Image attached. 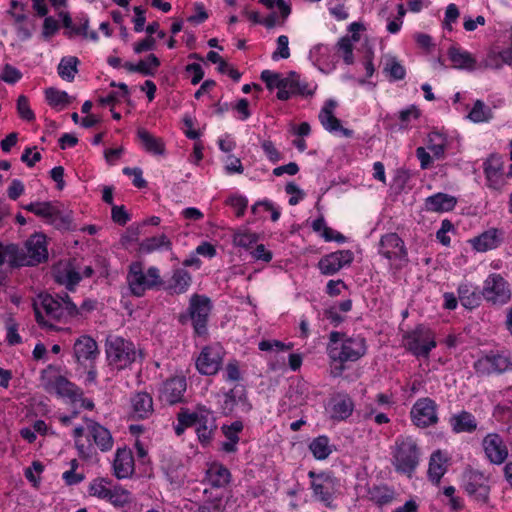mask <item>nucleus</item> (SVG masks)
I'll return each mask as SVG.
<instances>
[{"mask_svg": "<svg viewBox=\"0 0 512 512\" xmlns=\"http://www.w3.org/2000/svg\"><path fill=\"white\" fill-rule=\"evenodd\" d=\"M366 352V339L361 335L347 336L346 333L339 331H332L329 334L327 354L332 362H356Z\"/></svg>", "mask_w": 512, "mask_h": 512, "instance_id": "f257e3e1", "label": "nucleus"}, {"mask_svg": "<svg viewBox=\"0 0 512 512\" xmlns=\"http://www.w3.org/2000/svg\"><path fill=\"white\" fill-rule=\"evenodd\" d=\"M421 450L412 436H398L391 446V464L399 474L411 477L416 471Z\"/></svg>", "mask_w": 512, "mask_h": 512, "instance_id": "f03ea898", "label": "nucleus"}, {"mask_svg": "<svg viewBox=\"0 0 512 512\" xmlns=\"http://www.w3.org/2000/svg\"><path fill=\"white\" fill-rule=\"evenodd\" d=\"M105 352L109 365L118 370L128 368L138 359H143V353L135 344L121 336L108 335L105 340Z\"/></svg>", "mask_w": 512, "mask_h": 512, "instance_id": "7ed1b4c3", "label": "nucleus"}, {"mask_svg": "<svg viewBox=\"0 0 512 512\" xmlns=\"http://www.w3.org/2000/svg\"><path fill=\"white\" fill-rule=\"evenodd\" d=\"M130 292L133 296L142 297L147 290L158 289L164 285L157 267L151 266L144 272L143 263L132 262L126 277Z\"/></svg>", "mask_w": 512, "mask_h": 512, "instance_id": "20e7f679", "label": "nucleus"}, {"mask_svg": "<svg viewBox=\"0 0 512 512\" xmlns=\"http://www.w3.org/2000/svg\"><path fill=\"white\" fill-rule=\"evenodd\" d=\"M40 382L42 388L47 393H55L59 397H66L75 400L81 395L79 388L60 374V367L48 365L40 373Z\"/></svg>", "mask_w": 512, "mask_h": 512, "instance_id": "39448f33", "label": "nucleus"}, {"mask_svg": "<svg viewBox=\"0 0 512 512\" xmlns=\"http://www.w3.org/2000/svg\"><path fill=\"white\" fill-rule=\"evenodd\" d=\"M212 310L210 298L205 295L194 294L189 300L188 314H181L179 321L185 324L188 319L191 320L194 333L197 336H206L208 334V318Z\"/></svg>", "mask_w": 512, "mask_h": 512, "instance_id": "423d86ee", "label": "nucleus"}, {"mask_svg": "<svg viewBox=\"0 0 512 512\" xmlns=\"http://www.w3.org/2000/svg\"><path fill=\"white\" fill-rule=\"evenodd\" d=\"M403 345L417 358H428L437 345L434 332L425 324H418L403 335Z\"/></svg>", "mask_w": 512, "mask_h": 512, "instance_id": "0eeeda50", "label": "nucleus"}, {"mask_svg": "<svg viewBox=\"0 0 512 512\" xmlns=\"http://www.w3.org/2000/svg\"><path fill=\"white\" fill-rule=\"evenodd\" d=\"M308 477L311 480L310 489L313 497L325 507L332 508L339 480L330 471H309Z\"/></svg>", "mask_w": 512, "mask_h": 512, "instance_id": "6e6552de", "label": "nucleus"}, {"mask_svg": "<svg viewBox=\"0 0 512 512\" xmlns=\"http://www.w3.org/2000/svg\"><path fill=\"white\" fill-rule=\"evenodd\" d=\"M40 305L45 311L46 316L55 321H62L68 317L78 315V307L74 304L67 293L56 296L50 294H40Z\"/></svg>", "mask_w": 512, "mask_h": 512, "instance_id": "1a4fd4ad", "label": "nucleus"}, {"mask_svg": "<svg viewBox=\"0 0 512 512\" xmlns=\"http://www.w3.org/2000/svg\"><path fill=\"white\" fill-rule=\"evenodd\" d=\"M473 368L478 376L503 374L512 370L511 355L505 350H491L477 359Z\"/></svg>", "mask_w": 512, "mask_h": 512, "instance_id": "9d476101", "label": "nucleus"}, {"mask_svg": "<svg viewBox=\"0 0 512 512\" xmlns=\"http://www.w3.org/2000/svg\"><path fill=\"white\" fill-rule=\"evenodd\" d=\"M379 254L388 259L396 269L403 268L409 261L404 241L397 233H388L381 237Z\"/></svg>", "mask_w": 512, "mask_h": 512, "instance_id": "9b49d317", "label": "nucleus"}, {"mask_svg": "<svg viewBox=\"0 0 512 512\" xmlns=\"http://www.w3.org/2000/svg\"><path fill=\"white\" fill-rule=\"evenodd\" d=\"M48 260L46 237L43 234H34L20 247L21 267L36 266Z\"/></svg>", "mask_w": 512, "mask_h": 512, "instance_id": "f8f14e48", "label": "nucleus"}, {"mask_svg": "<svg viewBox=\"0 0 512 512\" xmlns=\"http://www.w3.org/2000/svg\"><path fill=\"white\" fill-rule=\"evenodd\" d=\"M482 296L493 305L506 304L511 298L509 284L500 274L492 273L484 281Z\"/></svg>", "mask_w": 512, "mask_h": 512, "instance_id": "ddd939ff", "label": "nucleus"}, {"mask_svg": "<svg viewBox=\"0 0 512 512\" xmlns=\"http://www.w3.org/2000/svg\"><path fill=\"white\" fill-rule=\"evenodd\" d=\"M463 487L465 492L477 503L487 504L490 486L488 477L478 470H470L464 475Z\"/></svg>", "mask_w": 512, "mask_h": 512, "instance_id": "4468645a", "label": "nucleus"}, {"mask_svg": "<svg viewBox=\"0 0 512 512\" xmlns=\"http://www.w3.org/2000/svg\"><path fill=\"white\" fill-rule=\"evenodd\" d=\"M437 404L429 398H419L411 408L410 415L414 425L427 428L438 422Z\"/></svg>", "mask_w": 512, "mask_h": 512, "instance_id": "2eb2a0df", "label": "nucleus"}, {"mask_svg": "<svg viewBox=\"0 0 512 512\" xmlns=\"http://www.w3.org/2000/svg\"><path fill=\"white\" fill-rule=\"evenodd\" d=\"M354 259L350 250H338L323 256L318 262V268L323 275H334L344 266L350 265Z\"/></svg>", "mask_w": 512, "mask_h": 512, "instance_id": "dca6fc26", "label": "nucleus"}, {"mask_svg": "<svg viewBox=\"0 0 512 512\" xmlns=\"http://www.w3.org/2000/svg\"><path fill=\"white\" fill-rule=\"evenodd\" d=\"M482 447L492 464L500 465L508 457V448L498 433L487 434L482 441Z\"/></svg>", "mask_w": 512, "mask_h": 512, "instance_id": "f3484780", "label": "nucleus"}, {"mask_svg": "<svg viewBox=\"0 0 512 512\" xmlns=\"http://www.w3.org/2000/svg\"><path fill=\"white\" fill-rule=\"evenodd\" d=\"M487 186L500 191L504 186L503 160L498 154H491L483 163Z\"/></svg>", "mask_w": 512, "mask_h": 512, "instance_id": "a211bd4d", "label": "nucleus"}, {"mask_svg": "<svg viewBox=\"0 0 512 512\" xmlns=\"http://www.w3.org/2000/svg\"><path fill=\"white\" fill-rule=\"evenodd\" d=\"M186 389L187 382L184 376L172 377L163 383L160 390V399L169 405L184 402Z\"/></svg>", "mask_w": 512, "mask_h": 512, "instance_id": "6ab92c4d", "label": "nucleus"}, {"mask_svg": "<svg viewBox=\"0 0 512 512\" xmlns=\"http://www.w3.org/2000/svg\"><path fill=\"white\" fill-rule=\"evenodd\" d=\"M221 351L214 347H204L196 360V368L203 375H215L222 366Z\"/></svg>", "mask_w": 512, "mask_h": 512, "instance_id": "aec40b11", "label": "nucleus"}, {"mask_svg": "<svg viewBox=\"0 0 512 512\" xmlns=\"http://www.w3.org/2000/svg\"><path fill=\"white\" fill-rule=\"evenodd\" d=\"M259 3L264 5L268 9H273L275 6L279 10V14L276 12L270 13L267 17L262 19V25L267 29H272L275 26H283L291 14V5L284 0H258Z\"/></svg>", "mask_w": 512, "mask_h": 512, "instance_id": "412c9836", "label": "nucleus"}, {"mask_svg": "<svg viewBox=\"0 0 512 512\" xmlns=\"http://www.w3.org/2000/svg\"><path fill=\"white\" fill-rule=\"evenodd\" d=\"M199 420L196 424L198 440L202 445H208L217 429L216 418L213 412L205 406H199Z\"/></svg>", "mask_w": 512, "mask_h": 512, "instance_id": "4be33fe9", "label": "nucleus"}, {"mask_svg": "<svg viewBox=\"0 0 512 512\" xmlns=\"http://www.w3.org/2000/svg\"><path fill=\"white\" fill-rule=\"evenodd\" d=\"M354 407V402L347 393H338L330 399V417L335 421H344L352 415Z\"/></svg>", "mask_w": 512, "mask_h": 512, "instance_id": "5701e85b", "label": "nucleus"}, {"mask_svg": "<svg viewBox=\"0 0 512 512\" xmlns=\"http://www.w3.org/2000/svg\"><path fill=\"white\" fill-rule=\"evenodd\" d=\"M114 475L118 479L129 478L135 471L132 451L126 447L118 448L113 461Z\"/></svg>", "mask_w": 512, "mask_h": 512, "instance_id": "b1692460", "label": "nucleus"}, {"mask_svg": "<svg viewBox=\"0 0 512 512\" xmlns=\"http://www.w3.org/2000/svg\"><path fill=\"white\" fill-rule=\"evenodd\" d=\"M503 231L491 228L470 240L472 247L478 252H486L497 248L503 241Z\"/></svg>", "mask_w": 512, "mask_h": 512, "instance_id": "393cba45", "label": "nucleus"}, {"mask_svg": "<svg viewBox=\"0 0 512 512\" xmlns=\"http://www.w3.org/2000/svg\"><path fill=\"white\" fill-rule=\"evenodd\" d=\"M87 430L94 443L102 452H107L113 447V438L110 431L98 422L85 418Z\"/></svg>", "mask_w": 512, "mask_h": 512, "instance_id": "a878e982", "label": "nucleus"}, {"mask_svg": "<svg viewBox=\"0 0 512 512\" xmlns=\"http://www.w3.org/2000/svg\"><path fill=\"white\" fill-rule=\"evenodd\" d=\"M73 351L78 363L86 360L93 361L99 354L96 341L88 335H82L75 341Z\"/></svg>", "mask_w": 512, "mask_h": 512, "instance_id": "bb28decb", "label": "nucleus"}, {"mask_svg": "<svg viewBox=\"0 0 512 512\" xmlns=\"http://www.w3.org/2000/svg\"><path fill=\"white\" fill-rule=\"evenodd\" d=\"M260 79L266 84L268 90L278 89L276 94L278 100L287 101L290 99V95L287 93V76L283 77L281 73L263 70Z\"/></svg>", "mask_w": 512, "mask_h": 512, "instance_id": "cd10ccee", "label": "nucleus"}, {"mask_svg": "<svg viewBox=\"0 0 512 512\" xmlns=\"http://www.w3.org/2000/svg\"><path fill=\"white\" fill-rule=\"evenodd\" d=\"M191 282V274L183 268H178L173 271L171 278L164 282L162 287L170 294H183L188 290Z\"/></svg>", "mask_w": 512, "mask_h": 512, "instance_id": "c85d7f7f", "label": "nucleus"}, {"mask_svg": "<svg viewBox=\"0 0 512 512\" xmlns=\"http://www.w3.org/2000/svg\"><path fill=\"white\" fill-rule=\"evenodd\" d=\"M137 137L147 153L157 156L165 154V143L162 138L154 136L144 128L137 130Z\"/></svg>", "mask_w": 512, "mask_h": 512, "instance_id": "c756f323", "label": "nucleus"}, {"mask_svg": "<svg viewBox=\"0 0 512 512\" xmlns=\"http://www.w3.org/2000/svg\"><path fill=\"white\" fill-rule=\"evenodd\" d=\"M449 423L454 433H473L477 429L476 418L466 410L452 415Z\"/></svg>", "mask_w": 512, "mask_h": 512, "instance_id": "7c9ffc66", "label": "nucleus"}, {"mask_svg": "<svg viewBox=\"0 0 512 512\" xmlns=\"http://www.w3.org/2000/svg\"><path fill=\"white\" fill-rule=\"evenodd\" d=\"M60 16H62L63 26L69 31L66 33L68 37H72L75 35H81L86 37L88 35V27H89V18L86 14H80L75 17V24L69 15V13L61 12Z\"/></svg>", "mask_w": 512, "mask_h": 512, "instance_id": "2f4dec72", "label": "nucleus"}, {"mask_svg": "<svg viewBox=\"0 0 512 512\" xmlns=\"http://www.w3.org/2000/svg\"><path fill=\"white\" fill-rule=\"evenodd\" d=\"M207 481L213 488H224L231 481L230 471L220 463H212L206 472Z\"/></svg>", "mask_w": 512, "mask_h": 512, "instance_id": "473e14b6", "label": "nucleus"}, {"mask_svg": "<svg viewBox=\"0 0 512 512\" xmlns=\"http://www.w3.org/2000/svg\"><path fill=\"white\" fill-rule=\"evenodd\" d=\"M447 461V457L440 450L431 454L428 467V477L432 483L436 485L440 483L441 478L447 471Z\"/></svg>", "mask_w": 512, "mask_h": 512, "instance_id": "72a5a7b5", "label": "nucleus"}, {"mask_svg": "<svg viewBox=\"0 0 512 512\" xmlns=\"http://www.w3.org/2000/svg\"><path fill=\"white\" fill-rule=\"evenodd\" d=\"M287 84V93L290 95V98L295 95L303 97L312 96L316 89V86L311 88L295 71H290L287 74Z\"/></svg>", "mask_w": 512, "mask_h": 512, "instance_id": "f704fd0d", "label": "nucleus"}, {"mask_svg": "<svg viewBox=\"0 0 512 512\" xmlns=\"http://www.w3.org/2000/svg\"><path fill=\"white\" fill-rule=\"evenodd\" d=\"M457 204V199L454 196L437 193L428 197L425 201V206L428 211L433 212H448L454 209Z\"/></svg>", "mask_w": 512, "mask_h": 512, "instance_id": "c9c22d12", "label": "nucleus"}, {"mask_svg": "<svg viewBox=\"0 0 512 512\" xmlns=\"http://www.w3.org/2000/svg\"><path fill=\"white\" fill-rule=\"evenodd\" d=\"M5 263L8 264L10 270L21 268L20 246L10 243L4 244L0 242V267Z\"/></svg>", "mask_w": 512, "mask_h": 512, "instance_id": "e433bc0d", "label": "nucleus"}, {"mask_svg": "<svg viewBox=\"0 0 512 512\" xmlns=\"http://www.w3.org/2000/svg\"><path fill=\"white\" fill-rule=\"evenodd\" d=\"M133 412L139 419L148 418L153 412V400L146 392L136 393L131 398Z\"/></svg>", "mask_w": 512, "mask_h": 512, "instance_id": "4c0bfd02", "label": "nucleus"}, {"mask_svg": "<svg viewBox=\"0 0 512 512\" xmlns=\"http://www.w3.org/2000/svg\"><path fill=\"white\" fill-rule=\"evenodd\" d=\"M457 292L460 303L469 310L478 307L483 297L482 291L480 292L468 284L459 285Z\"/></svg>", "mask_w": 512, "mask_h": 512, "instance_id": "58836bf2", "label": "nucleus"}, {"mask_svg": "<svg viewBox=\"0 0 512 512\" xmlns=\"http://www.w3.org/2000/svg\"><path fill=\"white\" fill-rule=\"evenodd\" d=\"M54 279L58 284L64 285L69 291H74L75 287L82 280V276L72 265H67L54 274Z\"/></svg>", "mask_w": 512, "mask_h": 512, "instance_id": "ea45409f", "label": "nucleus"}, {"mask_svg": "<svg viewBox=\"0 0 512 512\" xmlns=\"http://www.w3.org/2000/svg\"><path fill=\"white\" fill-rule=\"evenodd\" d=\"M336 107V102L332 99L326 101L324 107L321 109L319 114V120L322 126L329 132H336L341 128V122L333 114V110Z\"/></svg>", "mask_w": 512, "mask_h": 512, "instance_id": "a19ab883", "label": "nucleus"}, {"mask_svg": "<svg viewBox=\"0 0 512 512\" xmlns=\"http://www.w3.org/2000/svg\"><path fill=\"white\" fill-rule=\"evenodd\" d=\"M448 56L456 69H473L476 64V60L469 52L454 46L449 48Z\"/></svg>", "mask_w": 512, "mask_h": 512, "instance_id": "79ce46f5", "label": "nucleus"}, {"mask_svg": "<svg viewBox=\"0 0 512 512\" xmlns=\"http://www.w3.org/2000/svg\"><path fill=\"white\" fill-rule=\"evenodd\" d=\"M368 498L375 504L383 506L394 499L395 492L387 485H374L368 489Z\"/></svg>", "mask_w": 512, "mask_h": 512, "instance_id": "37998d69", "label": "nucleus"}, {"mask_svg": "<svg viewBox=\"0 0 512 512\" xmlns=\"http://www.w3.org/2000/svg\"><path fill=\"white\" fill-rule=\"evenodd\" d=\"M309 450L317 460H325L333 452L330 440L326 435L314 438L309 444Z\"/></svg>", "mask_w": 512, "mask_h": 512, "instance_id": "c03bdc74", "label": "nucleus"}, {"mask_svg": "<svg viewBox=\"0 0 512 512\" xmlns=\"http://www.w3.org/2000/svg\"><path fill=\"white\" fill-rule=\"evenodd\" d=\"M162 248L165 250L172 249V243L165 234L146 238L139 245V251L146 254L152 253L153 251L160 250Z\"/></svg>", "mask_w": 512, "mask_h": 512, "instance_id": "a18cd8bd", "label": "nucleus"}, {"mask_svg": "<svg viewBox=\"0 0 512 512\" xmlns=\"http://www.w3.org/2000/svg\"><path fill=\"white\" fill-rule=\"evenodd\" d=\"M106 501L117 509H123L132 502L131 492L119 485H113Z\"/></svg>", "mask_w": 512, "mask_h": 512, "instance_id": "49530a36", "label": "nucleus"}, {"mask_svg": "<svg viewBox=\"0 0 512 512\" xmlns=\"http://www.w3.org/2000/svg\"><path fill=\"white\" fill-rule=\"evenodd\" d=\"M56 207L52 202H31L24 206L28 212L44 219L47 223L50 222L51 217L56 215Z\"/></svg>", "mask_w": 512, "mask_h": 512, "instance_id": "de8ad7c7", "label": "nucleus"}, {"mask_svg": "<svg viewBox=\"0 0 512 512\" xmlns=\"http://www.w3.org/2000/svg\"><path fill=\"white\" fill-rule=\"evenodd\" d=\"M383 73L389 77L390 81H400L406 76L405 67L394 56H388L385 60Z\"/></svg>", "mask_w": 512, "mask_h": 512, "instance_id": "09e8293b", "label": "nucleus"}, {"mask_svg": "<svg viewBox=\"0 0 512 512\" xmlns=\"http://www.w3.org/2000/svg\"><path fill=\"white\" fill-rule=\"evenodd\" d=\"M503 64L512 66V47L504 49L499 53L491 52L488 54L486 66L499 69Z\"/></svg>", "mask_w": 512, "mask_h": 512, "instance_id": "8fccbe9b", "label": "nucleus"}, {"mask_svg": "<svg viewBox=\"0 0 512 512\" xmlns=\"http://www.w3.org/2000/svg\"><path fill=\"white\" fill-rule=\"evenodd\" d=\"M79 60L77 57H64L58 65V74L67 81H72L78 72L77 65Z\"/></svg>", "mask_w": 512, "mask_h": 512, "instance_id": "3c124183", "label": "nucleus"}, {"mask_svg": "<svg viewBox=\"0 0 512 512\" xmlns=\"http://www.w3.org/2000/svg\"><path fill=\"white\" fill-rule=\"evenodd\" d=\"M112 487L110 480L106 478H96L90 483L88 492L91 496L106 500Z\"/></svg>", "mask_w": 512, "mask_h": 512, "instance_id": "603ef678", "label": "nucleus"}, {"mask_svg": "<svg viewBox=\"0 0 512 512\" xmlns=\"http://www.w3.org/2000/svg\"><path fill=\"white\" fill-rule=\"evenodd\" d=\"M45 98L48 104L52 107L69 105L72 98L65 91H60L56 88L50 87L45 90Z\"/></svg>", "mask_w": 512, "mask_h": 512, "instance_id": "864d4df0", "label": "nucleus"}, {"mask_svg": "<svg viewBox=\"0 0 512 512\" xmlns=\"http://www.w3.org/2000/svg\"><path fill=\"white\" fill-rule=\"evenodd\" d=\"M468 118L475 123L486 122L492 118V110L483 101L476 100Z\"/></svg>", "mask_w": 512, "mask_h": 512, "instance_id": "5fc2aeb1", "label": "nucleus"}, {"mask_svg": "<svg viewBox=\"0 0 512 512\" xmlns=\"http://www.w3.org/2000/svg\"><path fill=\"white\" fill-rule=\"evenodd\" d=\"M204 494L206 495L207 499L205 500L203 505H201L199 507L200 512H223L224 511V506L222 504L223 495L216 494L213 496L212 492H209L208 489L204 490Z\"/></svg>", "mask_w": 512, "mask_h": 512, "instance_id": "6e6d98bb", "label": "nucleus"}, {"mask_svg": "<svg viewBox=\"0 0 512 512\" xmlns=\"http://www.w3.org/2000/svg\"><path fill=\"white\" fill-rule=\"evenodd\" d=\"M161 62L155 54H149L146 59L137 63V73L144 76H154Z\"/></svg>", "mask_w": 512, "mask_h": 512, "instance_id": "4d7b16f0", "label": "nucleus"}, {"mask_svg": "<svg viewBox=\"0 0 512 512\" xmlns=\"http://www.w3.org/2000/svg\"><path fill=\"white\" fill-rule=\"evenodd\" d=\"M259 236L252 232H237L233 236V243L238 247L250 248L256 244Z\"/></svg>", "mask_w": 512, "mask_h": 512, "instance_id": "13d9d810", "label": "nucleus"}, {"mask_svg": "<svg viewBox=\"0 0 512 512\" xmlns=\"http://www.w3.org/2000/svg\"><path fill=\"white\" fill-rule=\"evenodd\" d=\"M16 107L21 119L28 122L35 120V114L30 108L29 100L25 95L18 97Z\"/></svg>", "mask_w": 512, "mask_h": 512, "instance_id": "bf43d9fd", "label": "nucleus"}, {"mask_svg": "<svg viewBox=\"0 0 512 512\" xmlns=\"http://www.w3.org/2000/svg\"><path fill=\"white\" fill-rule=\"evenodd\" d=\"M199 406L195 412H189L187 408H182L177 414V421L181 422L184 427H192L198 423L199 420Z\"/></svg>", "mask_w": 512, "mask_h": 512, "instance_id": "052dcab7", "label": "nucleus"}, {"mask_svg": "<svg viewBox=\"0 0 512 512\" xmlns=\"http://www.w3.org/2000/svg\"><path fill=\"white\" fill-rule=\"evenodd\" d=\"M338 51L342 52L343 60L346 64L350 65L353 63V45L349 37L344 36L337 42Z\"/></svg>", "mask_w": 512, "mask_h": 512, "instance_id": "680f3d73", "label": "nucleus"}, {"mask_svg": "<svg viewBox=\"0 0 512 512\" xmlns=\"http://www.w3.org/2000/svg\"><path fill=\"white\" fill-rule=\"evenodd\" d=\"M72 216L70 213L62 214L56 207V215L51 217L49 224L57 229L70 230L72 225Z\"/></svg>", "mask_w": 512, "mask_h": 512, "instance_id": "e2e57ef3", "label": "nucleus"}, {"mask_svg": "<svg viewBox=\"0 0 512 512\" xmlns=\"http://www.w3.org/2000/svg\"><path fill=\"white\" fill-rule=\"evenodd\" d=\"M244 426L241 421H234L230 425H223L221 430L227 441L239 442L238 434L243 430Z\"/></svg>", "mask_w": 512, "mask_h": 512, "instance_id": "0e129e2a", "label": "nucleus"}, {"mask_svg": "<svg viewBox=\"0 0 512 512\" xmlns=\"http://www.w3.org/2000/svg\"><path fill=\"white\" fill-rule=\"evenodd\" d=\"M289 39L286 35H280L277 38V49L272 54L273 60L287 59L290 57Z\"/></svg>", "mask_w": 512, "mask_h": 512, "instance_id": "69168bd1", "label": "nucleus"}, {"mask_svg": "<svg viewBox=\"0 0 512 512\" xmlns=\"http://www.w3.org/2000/svg\"><path fill=\"white\" fill-rule=\"evenodd\" d=\"M22 78V73L16 67L5 64L3 67V71L0 75V80L8 83L15 84Z\"/></svg>", "mask_w": 512, "mask_h": 512, "instance_id": "338daca9", "label": "nucleus"}, {"mask_svg": "<svg viewBox=\"0 0 512 512\" xmlns=\"http://www.w3.org/2000/svg\"><path fill=\"white\" fill-rule=\"evenodd\" d=\"M460 16L459 9L456 4L450 3L446 7L445 16L443 20V28L452 31V24L457 21Z\"/></svg>", "mask_w": 512, "mask_h": 512, "instance_id": "774afa93", "label": "nucleus"}]
</instances>
